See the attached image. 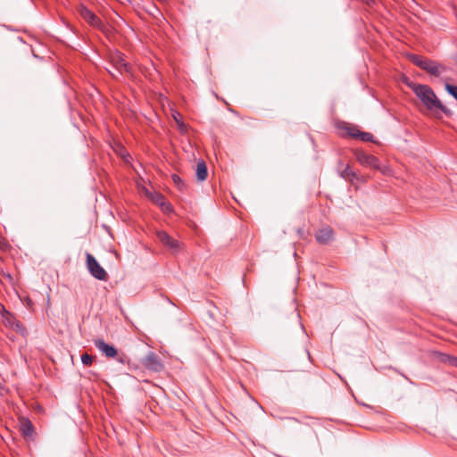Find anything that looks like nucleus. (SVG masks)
<instances>
[{"instance_id": "nucleus-1", "label": "nucleus", "mask_w": 457, "mask_h": 457, "mask_svg": "<svg viewBox=\"0 0 457 457\" xmlns=\"http://www.w3.org/2000/svg\"><path fill=\"white\" fill-rule=\"evenodd\" d=\"M411 90L414 92L416 96L422 102V104L428 110L439 109L442 111L446 116H452V112L446 106H445L440 100L437 98L436 95L433 91V89L428 86L423 84H415L411 83L409 85Z\"/></svg>"}, {"instance_id": "nucleus-2", "label": "nucleus", "mask_w": 457, "mask_h": 457, "mask_svg": "<svg viewBox=\"0 0 457 457\" xmlns=\"http://www.w3.org/2000/svg\"><path fill=\"white\" fill-rule=\"evenodd\" d=\"M408 59L416 66L420 68L421 70L425 71L428 74L439 77L443 72H445L447 71L446 66L428 59L424 58L420 55L415 54H409Z\"/></svg>"}, {"instance_id": "nucleus-3", "label": "nucleus", "mask_w": 457, "mask_h": 457, "mask_svg": "<svg viewBox=\"0 0 457 457\" xmlns=\"http://www.w3.org/2000/svg\"><path fill=\"white\" fill-rule=\"evenodd\" d=\"M87 268L89 273L96 279L106 281L108 274L105 270L99 264L96 259L89 253H87Z\"/></svg>"}, {"instance_id": "nucleus-4", "label": "nucleus", "mask_w": 457, "mask_h": 457, "mask_svg": "<svg viewBox=\"0 0 457 457\" xmlns=\"http://www.w3.org/2000/svg\"><path fill=\"white\" fill-rule=\"evenodd\" d=\"M81 18L87 22L90 26L102 29L104 23L101 19L96 16L91 10H89L84 4H80L77 9Z\"/></svg>"}, {"instance_id": "nucleus-5", "label": "nucleus", "mask_w": 457, "mask_h": 457, "mask_svg": "<svg viewBox=\"0 0 457 457\" xmlns=\"http://www.w3.org/2000/svg\"><path fill=\"white\" fill-rule=\"evenodd\" d=\"M110 62L120 75H121L123 72H131V65L126 62L123 54L120 52L116 51L111 54Z\"/></svg>"}, {"instance_id": "nucleus-6", "label": "nucleus", "mask_w": 457, "mask_h": 457, "mask_svg": "<svg viewBox=\"0 0 457 457\" xmlns=\"http://www.w3.org/2000/svg\"><path fill=\"white\" fill-rule=\"evenodd\" d=\"M140 363L148 370L160 372L163 369V364L160 357L154 352L148 353L140 360Z\"/></svg>"}, {"instance_id": "nucleus-7", "label": "nucleus", "mask_w": 457, "mask_h": 457, "mask_svg": "<svg viewBox=\"0 0 457 457\" xmlns=\"http://www.w3.org/2000/svg\"><path fill=\"white\" fill-rule=\"evenodd\" d=\"M354 156L361 165L375 170H380L379 160L376 156L369 154L361 150H355Z\"/></svg>"}, {"instance_id": "nucleus-8", "label": "nucleus", "mask_w": 457, "mask_h": 457, "mask_svg": "<svg viewBox=\"0 0 457 457\" xmlns=\"http://www.w3.org/2000/svg\"><path fill=\"white\" fill-rule=\"evenodd\" d=\"M94 345L107 358H115L118 355V349L113 345H109L102 338L93 340Z\"/></svg>"}, {"instance_id": "nucleus-9", "label": "nucleus", "mask_w": 457, "mask_h": 457, "mask_svg": "<svg viewBox=\"0 0 457 457\" xmlns=\"http://www.w3.org/2000/svg\"><path fill=\"white\" fill-rule=\"evenodd\" d=\"M156 237L165 247L173 252H178L180 249L179 242L165 231H157Z\"/></svg>"}, {"instance_id": "nucleus-10", "label": "nucleus", "mask_w": 457, "mask_h": 457, "mask_svg": "<svg viewBox=\"0 0 457 457\" xmlns=\"http://www.w3.org/2000/svg\"><path fill=\"white\" fill-rule=\"evenodd\" d=\"M147 196L154 204L160 206L162 212L167 213L173 212L171 204L169 202H167L165 196L162 193H147Z\"/></svg>"}, {"instance_id": "nucleus-11", "label": "nucleus", "mask_w": 457, "mask_h": 457, "mask_svg": "<svg viewBox=\"0 0 457 457\" xmlns=\"http://www.w3.org/2000/svg\"><path fill=\"white\" fill-rule=\"evenodd\" d=\"M338 129L341 131L342 137H349L352 138H357L359 133V128L355 125L342 121L337 125Z\"/></svg>"}, {"instance_id": "nucleus-12", "label": "nucleus", "mask_w": 457, "mask_h": 457, "mask_svg": "<svg viewBox=\"0 0 457 457\" xmlns=\"http://www.w3.org/2000/svg\"><path fill=\"white\" fill-rule=\"evenodd\" d=\"M20 430L24 438L33 439L35 429L33 424L29 419L21 418Z\"/></svg>"}, {"instance_id": "nucleus-13", "label": "nucleus", "mask_w": 457, "mask_h": 457, "mask_svg": "<svg viewBox=\"0 0 457 457\" xmlns=\"http://www.w3.org/2000/svg\"><path fill=\"white\" fill-rule=\"evenodd\" d=\"M337 169L340 177L345 179V180L353 182L354 179H359L357 173L352 170L349 164L343 168V163L339 162Z\"/></svg>"}, {"instance_id": "nucleus-14", "label": "nucleus", "mask_w": 457, "mask_h": 457, "mask_svg": "<svg viewBox=\"0 0 457 457\" xmlns=\"http://www.w3.org/2000/svg\"><path fill=\"white\" fill-rule=\"evenodd\" d=\"M333 237V230L329 228H323L316 234V240L321 244H327Z\"/></svg>"}, {"instance_id": "nucleus-15", "label": "nucleus", "mask_w": 457, "mask_h": 457, "mask_svg": "<svg viewBox=\"0 0 457 457\" xmlns=\"http://www.w3.org/2000/svg\"><path fill=\"white\" fill-rule=\"evenodd\" d=\"M195 175L198 181H204L207 179L208 170L204 161L201 160L197 162Z\"/></svg>"}, {"instance_id": "nucleus-16", "label": "nucleus", "mask_w": 457, "mask_h": 457, "mask_svg": "<svg viewBox=\"0 0 457 457\" xmlns=\"http://www.w3.org/2000/svg\"><path fill=\"white\" fill-rule=\"evenodd\" d=\"M12 319V328L16 331L21 333V335H24L26 333V328L23 326V324L16 320L14 316H9Z\"/></svg>"}, {"instance_id": "nucleus-17", "label": "nucleus", "mask_w": 457, "mask_h": 457, "mask_svg": "<svg viewBox=\"0 0 457 457\" xmlns=\"http://www.w3.org/2000/svg\"><path fill=\"white\" fill-rule=\"evenodd\" d=\"M171 179L180 192H184L187 190V184L182 180V179L178 174H172Z\"/></svg>"}, {"instance_id": "nucleus-18", "label": "nucleus", "mask_w": 457, "mask_h": 457, "mask_svg": "<svg viewBox=\"0 0 457 457\" xmlns=\"http://www.w3.org/2000/svg\"><path fill=\"white\" fill-rule=\"evenodd\" d=\"M357 138L361 139L363 142H374V137L372 134L369 132H362L361 130H359Z\"/></svg>"}, {"instance_id": "nucleus-19", "label": "nucleus", "mask_w": 457, "mask_h": 457, "mask_svg": "<svg viewBox=\"0 0 457 457\" xmlns=\"http://www.w3.org/2000/svg\"><path fill=\"white\" fill-rule=\"evenodd\" d=\"M445 90L449 95H451L454 99L457 100V86L446 83Z\"/></svg>"}, {"instance_id": "nucleus-20", "label": "nucleus", "mask_w": 457, "mask_h": 457, "mask_svg": "<svg viewBox=\"0 0 457 457\" xmlns=\"http://www.w3.org/2000/svg\"><path fill=\"white\" fill-rule=\"evenodd\" d=\"M94 360H95V356L90 355L87 353H85L81 355V361L86 366H90L93 363Z\"/></svg>"}, {"instance_id": "nucleus-21", "label": "nucleus", "mask_w": 457, "mask_h": 457, "mask_svg": "<svg viewBox=\"0 0 457 457\" xmlns=\"http://www.w3.org/2000/svg\"><path fill=\"white\" fill-rule=\"evenodd\" d=\"M114 359L121 364H129V359L124 353L118 352V355Z\"/></svg>"}, {"instance_id": "nucleus-22", "label": "nucleus", "mask_w": 457, "mask_h": 457, "mask_svg": "<svg viewBox=\"0 0 457 457\" xmlns=\"http://www.w3.org/2000/svg\"><path fill=\"white\" fill-rule=\"evenodd\" d=\"M2 316H3V319H4V321L5 324L9 325L10 327H12V319L9 317V316H13L11 312H7L4 307H3V313H2Z\"/></svg>"}, {"instance_id": "nucleus-23", "label": "nucleus", "mask_w": 457, "mask_h": 457, "mask_svg": "<svg viewBox=\"0 0 457 457\" xmlns=\"http://www.w3.org/2000/svg\"><path fill=\"white\" fill-rule=\"evenodd\" d=\"M449 362L457 367V357H448Z\"/></svg>"}, {"instance_id": "nucleus-24", "label": "nucleus", "mask_w": 457, "mask_h": 457, "mask_svg": "<svg viewBox=\"0 0 457 457\" xmlns=\"http://www.w3.org/2000/svg\"><path fill=\"white\" fill-rule=\"evenodd\" d=\"M107 71L111 74V76L116 79H120V74L117 72L115 73L114 71H111V70H108L107 69Z\"/></svg>"}, {"instance_id": "nucleus-25", "label": "nucleus", "mask_w": 457, "mask_h": 457, "mask_svg": "<svg viewBox=\"0 0 457 457\" xmlns=\"http://www.w3.org/2000/svg\"><path fill=\"white\" fill-rule=\"evenodd\" d=\"M454 60H455V62H456V64H457V56L454 58Z\"/></svg>"}]
</instances>
